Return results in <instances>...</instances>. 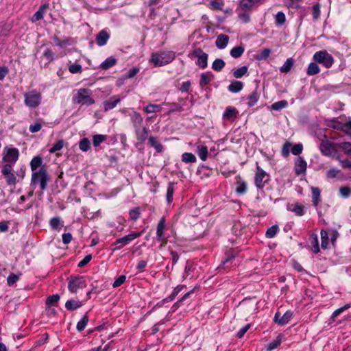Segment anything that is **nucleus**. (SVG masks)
<instances>
[{"instance_id":"45","label":"nucleus","mask_w":351,"mask_h":351,"mask_svg":"<svg viewBox=\"0 0 351 351\" xmlns=\"http://www.w3.org/2000/svg\"><path fill=\"white\" fill-rule=\"evenodd\" d=\"M174 193L173 183L169 182L167 190V202L168 204H171L173 201V196Z\"/></svg>"},{"instance_id":"22","label":"nucleus","mask_w":351,"mask_h":351,"mask_svg":"<svg viewBox=\"0 0 351 351\" xmlns=\"http://www.w3.org/2000/svg\"><path fill=\"white\" fill-rule=\"evenodd\" d=\"M288 210L293 212L298 216H303L304 215V206L299 203L289 205Z\"/></svg>"},{"instance_id":"10","label":"nucleus","mask_w":351,"mask_h":351,"mask_svg":"<svg viewBox=\"0 0 351 351\" xmlns=\"http://www.w3.org/2000/svg\"><path fill=\"white\" fill-rule=\"evenodd\" d=\"M191 56L197 58L196 64L202 69L208 66V54L204 52L200 48H195L191 53Z\"/></svg>"},{"instance_id":"41","label":"nucleus","mask_w":351,"mask_h":351,"mask_svg":"<svg viewBox=\"0 0 351 351\" xmlns=\"http://www.w3.org/2000/svg\"><path fill=\"white\" fill-rule=\"evenodd\" d=\"M247 105L249 106H254L258 100V92L256 90H254L252 93H251L250 95L247 97Z\"/></svg>"},{"instance_id":"33","label":"nucleus","mask_w":351,"mask_h":351,"mask_svg":"<svg viewBox=\"0 0 351 351\" xmlns=\"http://www.w3.org/2000/svg\"><path fill=\"white\" fill-rule=\"evenodd\" d=\"M82 305V304L80 301L69 300L66 301L65 304V307L67 310L73 311L81 307Z\"/></svg>"},{"instance_id":"36","label":"nucleus","mask_w":351,"mask_h":351,"mask_svg":"<svg viewBox=\"0 0 351 351\" xmlns=\"http://www.w3.org/2000/svg\"><path fill=\"white\" fill-rule=\"evenodd\" d=\"M320 69L317 62H311L307 68L306 73L308 75H313L319 73Z\"/></svg>"},{"instance_id":"13","label":"nucleus","mask_w":351,"mask_h":351,"mask_svg":"<svg viewBox=\"0 0 351 351\" xmlns=\"http://www.w3.org/2000/svg\"><path fill=\"white\" fill-rule=\"evenodd\" d=\"M319 149L322 154L327 156H331L335 152V144L328 140H322Z\"/></svg>"},{"instance_id":"23","label":"nucleus","mask_w":351,"mask_h":351,"mask_svg":"<svg viewBox=\"0 0 351 351\" xmlns=\"http://www.w3.org/2000/svg\"><path fill=\"white\" fill-rule=\"evenodd\" d=\"M238 114V110L232 106H228L226 108L223 114V118L226 120H230L232 118H236Z\"/></svg>"},{"instance_id":"50","label":"nucleus","mask_w":351,"mask_h":351,"mask_svg":"<svg viewBox=\"0 0 351 351\" xmlns=\"http://www.w3.org/2000/svg\"><path fill=\"white\" fill-rule=\"evenodd\" d=\"M293 65V61L291 58L287 59L284 64L280 67V70L282 73L289 72Z\"/></svg>"},{"instance_id":"9","label":"nucleus","mask_w":351,"mask_h":351,"mask_svg":"<svg viewBox=\"0 0 351 351\" xmlns=\"http://www.w3.org/2000/svg\"><path fill=\"white\" fill-rule=\"evenodd\" d=\"M86 287V280L83 276L71 278L68 283V289L73 293H76L78 289H84Z\"/></svg>"},{"instance_id":"6","label":"nucleus","mask_w":351,"mask_h":351,"mask_svg":"<svg viewBox=\"0 0 351 351\" xmlns=\"http://www.w3.org/2000/svg\"><path fill=\"white\" fill-rule=\"evenodd\" d=\"M92 91L88 88H80L74 97V100L80 104L90 106L95 101L91 97Z\"/></svg>"},{"instance_id":"39","label":"nucleus","mask_w":351,"mask_h":351,"mask_svg":"<svg viewBox=\"0 0 351 351\" xmlns=\"http://www.w3.org/2000/svg\"><path fill=\"white\" fill-rule=\"evenodd\" d=\"M282 342V335H279L277 338L271 341L267 346L266 351H271L276 349L278 346L280 345Z\"/></svg>"},{"instance_id":"4","label":"nucleus","mask_w":351,"mask_h":351,"mask_svg":"<svg viewBox=\"0 0 351 351\" xmlns=\"http://www.w3.org/2000/svg\"><path fill=\"white\" fill-rule=\"evenodd\" d=\"M313 60L317 63L321 64L325 68H330L334 63V58L326 50L317 51L313 56Z\"/></svg>"},{"instance_id":"32","label":"nucleus","mask_w":351,"mask_h":351,"mask_svg":"<svg viewBox=\"0 0 351 351\" xmlns=\"http://www.w3.org/2000/svg\"><path fill=\"white\" fill-rule=\"evenodd\" d=\"M51 228L54 230H60L63 226L61 223V219L59 217H52L49 221Z\"/></svg>"},{"instance_id":"61","label":"nucleus","mask_w":351,"mask_h":351,"mask_svg":"<svg viewBox=\"0 0 351 351\" xmlns=\"http://www.w3.org/2000/svg\"><path fill=\"white\" fill-rule=\"evenodd\" d=\"M69 70L71 73H77L81 72L82 66L78 64H72L69 66Z\"/></svg>"},{"instance_id":"37","label":"nucleus","mask_w":351,"mask_h":351,"mask_svg":"<svg viewBox=\"0 0 351 351\" xmlns=\"http://www.w3.org/2000/svg\"><path fill=\"white\" fill-rule=\"evenodd\" d=\"M225 62L221 58H217L214 60L212 64V69L217 72L221 71L225 66Z\"/></svg>"},{"instance_id":"54","label":"nucleus","mask_w":351,"mask_h":351,"mask_svg":"<svg viewBox=\"0 0 351 351\" xmlns=\"http://www.w3.org/2000/svg\"><path fill=\"white\" fill-rule=\"evenodd\" d=\"M276 24L282 25L286 21V16L284 12H278L275 16Z\"/></svg>"},{"instance_id":"8","label":"nucleus","mask_w":351,"mask_h":351,"mask_svg":"<svg viewBox=\"0 0 351 351\" xmlns=\"http://www.w3.org/2000/svg\"><path fill=\"white\" fill-rule=\"evenodd\" d=\"M19 156V149L15 147H5L3 151V161L6 164L14 165Z\"/></svg>"},{"instance_id":"24","label":"nucleus","mask_w":351,"mask_h":351,"mask_svg":"<svg viewBox=\"0 0 351 351\" xmlns=\"http://www.w3.org/2000/svg\"><path fill=\"white\" fill-rule=\"evenodd\" d=\"M131 121L133 124V126L136 129L137 128L141 127V125L143 123V119L138 112L134 111V112L131 115Z\"/></svg>"},{"instance_id":"27","label":"nucleus","mask_w":351,"mask_h":351,"mask_svg":"<svg viewBox=\"0 0 351 351\" xmlns=\"http://www.w3.org/2000/svg\"><path fill=\"white\" fill-rule=\"evenodd\" d=\"M247 182L240 178L237 182L236 192L239 195H243L247 192Z\"/></svg>"},{"instance_id":"42","label":"nucleus","mask_w":351,"mask_h":351,"mask_svg":"<svg viewBox=\"0 0 351 351\" xmlns=\"http://www.w3.org/2000/svg\"><path fill=\"white\" fill-rule=\"evenodd\" d=\"M182 160L186 163H194L196 162V157L192 153L186 152L182 154Z\"/></svg>"},{"instance_id":"3","label":"nucleus","mask_w":351,"mask_h":351,"mask_svg":"<svg viewBox=\"0 0 351 351\" xmlns=\"http://www.w3.org/2000/svg\"><path fill=\"white\" fill-rule=\"evenodd\" d=\"M42 102V95L37 90H32L24 93V103L30 108H36Z\"/></svg>"},{"instance_id":"56","label":"nucleus","mask_w":351,"mask_h":351,"mask_svg":"<svg viewBox=\"0 0 351 351\" xmlns=\"http://www.w3.org/2000/svg\"><path fill=\"white\" fill-rule=\"evenodd\" d=\"M341 173V171L335 167L330 168L326 173V176L328 178H337L339 174Z\"/></svg>"},{"instance_id":"7","label":"nucleus","mask_w":351,"mask_h":351,"mask_svg":"<svg viewBox=\"0 0 351 351\" xmlns=\"http://www.w3.org/2000/svg\"><path fill=\"white\" fill-rule=\"evenodd\" d=\"M269 180V176L256 162V171L254 176V184L257 189H261Z\"/></svg>"},{"instance_id":"44","label":"nucleus","mask_w":351,"mask_h":351,"mask_svg":"<svg viewBox=\"0 0 351 351\" xmlns=\"http://www.w3.org/2000/svg\"><path fill=\"white\" fill-rule=\"evenodd\" d=\"M320 234H321V240H322V243H321L322 247L327 248L328 245V241H329L328 232L325 230H322Z\"/></svg>"},{"instance_id":"35","label":"nucleus","mask_w":351,"mask_h":351,"mask_svg":"<svg viewBox=\"0 0 351 351\" xmlns=\"http://www.w3.org/2000/svg\"><path fill=\"white\" fill-rule=\"evenodd\" d=\"M149 143L150 145L155 148L157 152H161L163 149V146L157 139V138L154 136H150L149 138Z\"/></svg>"},{"instance_id":"51","label":"nucleus","mask_w":351,"mask_h":351,"mask_svg":"<svg viewBox=\"0 0 351 351\" xmlns=\"http://www.w3.org/2000/svg\"><path fill=\"white\" fill-rule=\"evenodd\" d=\"M79 147H80V149L82 152L88 151L90 147V141L88 140V138H82L80 141Z\"/></svg>"},{"instance_id":"46","label":"nucleus","mask_w":351,"mask_h":351,"mask_svg":"<svg viewBox=\"0 0 351 351\" xmlns=\"http://www.w3.org/2000/svg\"><path fill=\"white\" fill-rule=\"evenodd\" d=\"M288 106V102L286 100H281L277 102H275L271 104V109L274 110H280L283 108H285Z\"/></svg>"},{"instance_id":"40","label":"nucleus","mask_w":351,"mask_h":351,"mask_svg":"<svg viewBox=\"0 0 351 351\" xmlns=\"http://www.w3.org/2000/svg\"><path fill=\"white\" fill-rule=\"evenodd\" d=\"M278 232V226L277 225H274L267 230L265 237L268 239L274 238Z\"/></svg>"},{"instance_id":"5","label":"nucleus","mask_w":351,"mask_h":351,"mask_svg":"<svg viewBox=\"0 0 351 351\" xmlns=\"http://www.w3.org/2000/svg\"><path fill=\"white\" fill-rule=\"evenodd\" d=\"M141 234V232H133L130 234L125 235L121 238L116 239L115 241L112 244V250L114 252L121 250L125 245H128L130 242L139 237Z\"/></svg>"},{"instance_id":"62","label":"nucleus","mask_w":351,"mask_h":351,"mask_svg":"<svg viewBox=\"0 0 351 351\" xmlns=\"http://www.w3.org/2000/svg\"><path fill=\"white\" fill-rule=\"evenodd\" d=\"M302 149H303V146L301 143H298V144H296L292 148H291V152L293 155H299L300 154L302 153Z\"/></svg>"},{"instance_id":"63","label":"nucleus","mask_w":351,"mask_h":351,"mask_svg":"<svg viewBox=\"0 0 351 351\" xmlns=\"http://www.w3.org/2000/svg\"><path fill=\"white\" fill-rule=\"evenodd\" d=\"M339 147L348 154H351V143L348 142L341 143L339 144Z\"/></svg>"},{"instance_id":"26","label":"nucleus","mask_w":351,"mask_h":351,"mask_svg":"<svg viewBox=\"0 0 351 351\" xmlns=\"http://www.w3.org/2000/svg\"><path fill=\"white\" fill-rule=\"evenodd\" d=\"M48 4H44L41 5L38 10L36 12V13L33 15L32 18V22L38 21L43 18L45 10L48 8Z\"/></svg>"},{"instance_id":"31","label":"nucleus","mask_w":351,"mask_h":351,"mask_svg":"<svg viewBox=\"0 0 351 351\" xmlns=\"http://www.w3.org/2000/svg\"><path fill=\"white\" fill-rule=\"evenodd\" d=\"M312 191V202L315 206H317L320 202L321 191L317 187H311Z\"/></svg>"},{"instance_id":"64","label":"nucleus","mask_w":351,"mask_h":351,"mask_svg":"<svg viewBox=\"0 0 351 351\" xmlns=\"http://www.w3.org/2000/svg\"><path fill=\"white\" fill-rule=\"evenodd\" d=\"M343 131L351 136V117L348 118L347 123H343Z\"/></svg>"},{"instance_id":"30","label":"nucleus","mask_w":351,"mask_h":351,"mask_svg":"<svg viewBox=\"0 0 351 351\" xmlns=\"http://www.w3.org/2000/svg\"><path fill=\"white\" fill-rule=\"evenodd\" d=\"M43 163V160L40 156H35L34 157L30 162V168L32 172L37 171V169L38 167H41Z\"/></svg>"},{"instance_id":"17","label":"nucleus","mask_w":351,"mask_h":351,"mask_svg":"<svg viewBox=\"0 0 351 351\" xmlns=\"http://www.w3.org/2000/svg\"><path fill=\"white\" fill-rule=\"evenodd\" d=\"M307 167L306 162L301 157H299L295 164V171L297 175L304 173Z\"/></svg>"},{"instance_id":"12","label":"nucleus","mask_w":351,"mask_h":351,"mask_svg":"<svg viewBox=\"0 0 351 351\" xmlns=\"http://www.w3.org/2000/svg\"><path fill=\"white\" fill-rule=\"evenodd\" d=\"M166 227V219L165 217L160 218L157 226L156 239L158 241L162 242V245L167 243V239L164 234V231Z\"/></svg>"},{"instance_id":"14","label":"nucleus","mask_w":351,"mask_h":351,"mask_svg":"<svg viewBox=\"0 0 351 351\" xmlns=\"http://www.w3.org/2000/svg\"><path fill=\"white\" fill-rule=\"evenodd\" d=\"M293 313L291 311H286L282 315L279 311H277L274 316V322L278 325H285L291 320Z\"/></svg>"},{"instance_id":"29","label":"nucleus","mask_w":351,"mask_h":351,"mask_svg":"<svg viewBox=\"0 0 351 351\" xmlns=\"http://www.w3.org/2000/svg\"><path fill=\"white\" fill-rule=\"evenodd\" d=\"M243 88V84L240 81H232L228 86V89L231 93H238Z\"/></svg>"},{"instance_id":"47","label":"nucleus","mask_w":351,"mask_h":351,"mask_svg":"<svg viewBox=\"0 0 351 351\" xmlns=\"http://www.w3.org/2000/svg\"><path fill=\"white\" fill-rule=\"evenodd\" d=\"M248 71V68L246 66H243L233 72V75L235 78H241L245 75Z\"/></svg>"},{"instance_id":"52","label":"nucleus","mask_w":351,"mask_h":351,"mask_svg":"<svg viewBox=\"0 0 351 351\" xmlns=\"http://www.w3.org/2000/svg\"><path fill=\"white\" fill-rule=\"evenodd\" d=\"M160 110L161 106L156 104H149L144 108L145 112L147 114L158 112Z\"/></svg>"},{"instance_id":"48","label":"nucleus","mask_w":351,"mask_h":351,"mask_svg":"<svg viewBox=\"0 0 351 351\" xmlns=\"http://www.w3.org/2000/svg\"><path fill=\"white\" fill-rule=\"evenodd\" d=\"M107 137L103 134H95L93 136V143L95 147L99 146L106 140Z\"/></svg>"},{"instance_id":"38","label":"nucleus","mask_w":351,"mask_h":351,"mask_svg":"<svg viewBox=\"0 0 351 351\" xmlns=\"http://www.w3.org/2000/svg\"><path fill=\"white\" fill-rule=\"evenodd\" d=\"M244 51H245L244 47L243 46L240 45V46H237V47L232 48L230 50V53L232 57H233L234 58H238L243 55V53H244Z\"/></svg>"},{"instance_id":"1","label":"nucleus","mask_w":351,"mask_h":351,"mask_svg":"<svg viewBox=\"0 0 351 351\" xmlns=\"http://www.w3.org/2000/svg\"><path fill=\"white\" fill-rule=\"evenodd\" d=\"M50 180L47 169L45 165L41 167L39 170L34 171L32 174L31 185H40L42 191H45L47 187V183Z\"/></svg>"},{"instance_id":"20","label":"nucleus","mask_w":351,"mask_h":351,"mask_svg":"<svg viewBox=\"0 0 351 351\" xmlns=\"http://www.w3.org/2000/svg\"><path fill=\"white\" fill-rule=\"evenodd\" d=\"M229 36L226 34H219L215 41V45L218 49H224L228 43Z\"/></svg>"},{"instance_id":"18","label":"nucleus","mask_w":351,"mask_h":351,"mask_svg":"<svg viewBox=\"0 0 351 351\" xmlns=\"http://www.w3.org/2000/svg\"><path fill=\"white\" fill-rule=\"evenodd\" d=\"M136 139L141 143H144L148 137L149 130L144 127L142 129L137 128L135 129Z\"/></svg>"},{"instance_id":"43","label":"nucleus","mask_w":351,"mask_h":351,"mask_svg":"<svg viewBox=\"0 0 351 351\" xmlns=\"http://www.w3.org/2000/svg\"><path fill=\"white\" fill-rule=\"evenodd\" d=\"M88 322V316L86 314L77 324V330L80 332L84 330Z\"/></svg>"},{"instance_id":"21","label":"nucleus","mask_w":351,"mask_h":351,"mask_svg":"<svg viewBox=\"0 0 351 351\" xmlns=\"http://www.w3.org/2000/svg\"><path fill=\"white\" fill-rule=\"evenodd\" d=\"M196 152L202 161H206L208 158V147L202 144L197 145Z\"/></svg>"},{"instance_id":"53","label":"nucleus","mask_w":351,"mask_h":351,"mask_svg":"<svg viewBox=\"0 0 351 351\" xmlns=\"http://www.w3.org/2000/svg\"><path fill=\"white\" fill-rule=\"evenodd\" d=\"M223 5V0H213L210 3V8L215 10H222Z\"/></svg>"},{"instance_id":"25","label":"nucleus","mask_w":351,"mask_h":351,"mask_svg":"<svg viewBox=\"0 0 351 351\" xmlns=\"http://www.w3.org/2000/svg\"><path fill=\"white\" fill-rule=\"evenodd\" d=\"M117 60L116 58H114L112 56H110L100 64V68L104 70H108L110 68L114 66L117 64Z\"/></svg>"},{"instance_id":"34","label":"nucleus","mask_w":351,"mask_h":351,"mask_svg":"<svg viewBox=\"0 0 351 351\" xmlns=\"http://www.w3.org/2000/svg\"><path fill=\"white\" fill-rule=\"evenodd\" d=\"M327 126L332 128L335 130H339L343 131V123L340 122L335 119H329L326 121Z\"/></svg>"},{"instance_id":"55","label":"nucleus","mask_w":351,"mask_h":351,"mask_svg":"<svg viewBox=\"0 0 351 351\" xmlns=\"http://www.w3.org/2000/svg\"><path fill=\"white\" fill-rule=\"evenodd\" d=\"M339 191L340 195L343 198H348L351 195V187L348 186L340 187Z\"/></svg>"},{"instance_id":"11","label":"nucleus","mask_w":351,"mask_h":351,"mask_svg":"<svg viewBox=\"0 0 351 351\" xmlns=\"http://www.w3.org/2000/svg\"><path fill=\"white\" fill-rule=\"evenodd\" d=\"M1 173L6 179L8 185H14L16 182V177L12 173V167L10 164H5L3 166Z\"/></svg>"},{"instance_id":"57","label":"nucleus","mask_w":351,"mask_h":351,"mask_svg":"<svg viewBox=\"0 0 351 351\" xmlns=\"http://www.w3.org/2000/svg\"><path fill=\"white\" fill-rule=\"evenodd\" d=\"M64 140L61 139V140L58 141L53 145V147L49 149V152L51 154H53V153H55V152H56L58 151L61 150L62 149V147H64Z\"/></svg>"},{"instance_id":"60","label":"nucleus","mask_w":351,"mask_h":351,"mask_svg":"<svg viewBox=\"0 0 351 351\" xmlns=\"http://www.w3.org/2000/svg\"><path fill=\"white\" fill-rule=\"evenodd\" d=\"M291 147V144L289 142H287L284 144L282 149V155L284 157L289 156V153H290Z\"/></svg>"},{"instance_id":"59","label":"nucleus","mask_w":351,"mask_h":351,"mask_svg":"<svg viewBox=\"0 0 351 351\" xmlns=\"http://www.w3.org/2000/svg\"><path fill=\"white\" fill-rule=\"evenodd\" d=\"M130 218L134 221L136 220L140 217V212L138 208H133L130 210Z\"/></svg>"},{"instance_id":"2","label":"nucleus","mask_w":351,"mask_h":351,"mask_svg":"<svg viewBox=\"0 0 351 351\" xmlns=\"http://www.w3.org/2000/svg\"><path fill=\"white\" fill-rule=\"evenodd\" d=\"M175 59V53L173 51H160L152 53L151 62L154 66H161L171 62Z\"/></svg>"},{"instance_id":"16","label":"nucleus","mask_w":351,"mask_h":351,"mask_svg":"<svg viewBox=\"0 0 351 351\" xmlns=\"http://www.w3.org/2000/svg\"><path fill=\"white\" fill-rule=\"evenodd\" d=\"M261 0H241L239 1V9L242 11L247 12L252 9L254 5Z\"/></svg>"},{"instance_id":"28","label":"nucleus","mask_w":351,"mask_h":351,"mask_svg":"<svg viewBox=\"0 0 351 351\" xmlns=\"http://www.w3.org/2000/svg\"><path fill=\"white\" fill-rule=\"evenodd\" d=\"M213 78V75L210 72L202 73L201 75V79L199 85L201 87L208 84Z\"/></svg>"},{"instance_id":"49","label":"nucleus","mask_w":351,"mask_h":351,"mask_svg":"<svg viewBox=\"0 0 351 351\" xmlns=\"http://www.w3.org/2000/svg\"><path fill=\"white\" fill-rule=\"evenodd\" d=\"M351 306L350 304H346V305H344L342 307H340L339 308H337V310H335L333 313L331 315V319H332V321H335V319L341 314L342 313L343 311H345L346 310L348 309Z\"/></svg>"},{"instance_id":"58","label":"nucleus","mask_w":351,"mask_h":351,"mask_svg":"<svg viewBox=\"0 0 351 351\" xmlns=\"http://www.w3.org/2000/svg\"><path fill=\"white\" fill-rule=\"evenodd\" d=\"M59 300H60V295L58 294L50 295L47 298L46 304L48 306H53L55 304L58 303Z\"/></svg>"},{"instance_id":"19","label":"nucleus","mask_w":351,"mask_h":351,"mask_svg":"<svg viewBox=\"0 0 351 351\" xmlns=\"http://www.w3.org/2000/svg\"><path fill=\"white\" fill-rule=\"evenodd\" d=\"M109 38L110 34L106 30H101L97 36V44L100 47L104 46L107 43Z\"/></svg>"},{"instance_id":"15","label":"nucleus","mask_w":351,"mask_h":351,"mask_svg":"<svg viewBox=\"0 0 351 351\" xmlns=\"http://www.w3.org/2000/svg\"><path fill=\"white\" fill-rule=\"evenodd\" d=\"M121 101V98L117 95H113L108 100L103 102L104 110L108 111L113 109Z\"/></svg>"}]
</instances>
